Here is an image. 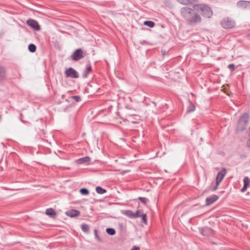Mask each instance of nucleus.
I'll use <instances>...</instances> for the list:
<instances>
[{
    "label": "nucleus",
    "instance_id": "obj_1",
    "mask_svg": "<svg viewBox=\"0 0 250 250\" xmlns=\"http://www.w3.org/2000/svg\"><path fill=\"white\" fill-rule=\"evenodd\" d=\"M180 13L182 17L188 24L194 25L202 21L201 15L205 18H210L213 15V12L209 5L200 3L195 4L192 8L184 7L181 9Z\"/></svg>",
    "mask_w": 250,
    "mask_h": 250
},
{
    "label": "nucleus",
    "instance_id": "obj_2",
    "mask_svg": "<svg viewBox=\"0 0 250 250\" xmlns=\"http://www.w3.org/2000/svg\"><path fill=\"white\" fill-rule=\"evenodd\" d=\"M249 115L247 113L244 114L239 120L237 125L238 130H244L247 126V124L249 121Z\"/></svg>",
    "mask_w": 250,
    "mask_h": 250
},
{
    "label": "nucleus",
    "instance_id": "obj_3",
    "mask_svg": "<svg viewBox=\"0 0 250 250\" xmlns=\"http://www.w3.org/2000/svg\"><path fill=\"white\" fill-rule=\"evenodd\" d=\"M226 174V171L225 169L221 170L218 173L216 178V186L213 188V190H215L217 189L219 184L222 182Z\"/></svg>",
    "mask_w": 250,
    "mask_h": 250
},
{
    "label": "nucleus",
    "instance_id": "obj_4",
    "mask_svg": "<svg viewBox=\"0 0 250 250\" xmlns=\"http://www.w3.org/2000/svg\"><path fill=\"white\" fill-rule=\"evenodd\" d=\"M85 53L81 49H78L72 54L71 57L74 61H78L84 57Z\"/></svg>",
    "mask_w": 250,
    "mask_h": 250
},
{
    "label": "nucleus",
    "instance_id": "obj_5",
    "mask_svg": "<svg viewBox=\"0 0 250 250\" xmlns=\"http://www.w3.org/2000/svg\"><path fill=\"white\" fill-rule=\"evenodd\" d=\"M235 22L229 18H225L221 21V25L224 28H231L235 26Z\"/></svg>",
    "mask_w": 250,
    "mask_h": 250
},
{
    "label": "nucleus",
    "instance_id": "obj_6",
    "mask_svg": "<svg viewBox=\"0 0 250 250\" xmlns=\"http://www.w3.org/2000/svg\"><path fill=\"white\" fill-rule=\"evenodd\" d=\"M26 23L28 26L36 31L40 30L41 27L40 25L38 22L34 20L29 19L26 21Z\"/></svg>",
    "mask_w": 250,
    "mask_h": 250
},
{
    "label": "nucleus",
    "instance_id": "obj_7",
    "mask_svg": "<svg viewBox=\"0 0 250 250\" xmlns=\"http://www.w3.org/2000/svg\"><path fill=\"white\" fill-rule=\"evenodd\" d=\"M123 213L130 218H136L140 216L139 210H137L135 213L130 210H124Z\"/></svg>",
    "mask_w": 250,
    "mask_h": 250
},
{
    "label": "nucleus",
    "instance_id": "obj_8",
    "mask_svg": "<svg viewBox=\"0 0 250 250\" xmlns=\"http://www.w3.org/2000/svg\"><path fill=\"white\" fill-rule=\"evenodd\" d=\"M65 73L67 77L73 78H77L79 77L78 72L72 68L66 69Z\"/></svg>",
    "mask_w": 250,
    "mask_h": 250
},
{
    "label": "nucleus",
    "instance_id": "obj_9",
    "mask_svg": "<svg viewBox=\"0 0 250 250\" xmlns=\"http://www.w3.org/2000/svg\"><path fill=\"white\" fill-rule=\"evenodd\" d=\"M237 6L241 8L250 9V1H240L237 3Z\"/></svg>",
    "mask_w": 250,
    "mask_h": 250
},
{
    "label": "nucleus",
    "instance_id": "obj_10",
    "mask_svg": "<svg viewBox=\"0 0 250 250\" xmlns=\"http://www.w3.org/2000/svg\"><path fill=\"white\" fill-rule=\"evenodd\" d=\"M65 214L70 217H75L79 216L80 212L76 209H71L66 211Z\"/></svg>",
    "mask_w": 250,
    "mask_h": 250
},
{
    "label": "nucleus",
    "instance_id": "obj_11",
    "mask_svg": "<svg viewBox=\"0 0 250 250\" xmlns=\"http://www.w3.org/2000/svg\"><path fill=\"white\" fill-rule=\"evenodd\" d=\"M218 199V196L216 195H212L206 198V204L207 205H210L215 202Z\"/></svg>",
    "mask_w": 250,
    "mask_h": 250
},
{
    "label": "nucleus",
    "instance_id": "obj_12",
    "mask_svg": "<svg viewBox=\"0 0 250 250\" xmlns=\"http://www.w3.org/2000/svg\"><path fill=\"white\" fill-rule=\"evenodd\" d=\"M243 182H244V186L241 190V191L243 192H245L247 190V188L250 185V180L248 177H245L244 178Z\"/></svg>",
    "mask_w": 250,
    "mask_h": 250
},
{
    "label": "nucleus",
    "instance_id": "obj_13",
    "mask_svg": "<svg viewBox=\"0 0 250 250\" xmlns=\"http://www.w3.org/2000/svg\"><path fill=\"white\" fill-rule=\"evenodd\" d=\"M45 213L48 216L52 217V218H55L56 216V213L55 211L52 208H47L46 210Z\"/></svg>",
    "mask_w": 250,
    "mask_h": 250
},
{
    "label": "nucleus",
    "instance_id": "obj_14",
    "mask_svg": "<svg viewBox=\"0 0 250 250\" xmlns=\"http://www.w3.org/2000/svg\"><path fill=\"white\" fill-rule=\"evenodd\" d=\"M194 0H177L179 3L185 5L192 4L194 3Z\"/></svg>",
    "mask_w": 250,
    "mask_h": 250
},
{
    "label": "nucleus",
    "instance_id": "obj_15",
    "mask_svg": "<svg viewBox=\"0 0 250 250\" xmlns=\"http://www.w3.org/2000/svg\"><path fill=\"white\" fill-rule=\"evenodd\" d=\"M6 76V71L5 68L0 66V81H2Z\"/></svg>",
    "mask_w": 250,
    "mask_h": 250
},
{
    "label": "nucleus",
    "instance_id": "obj_16",
    "mask_svg": "<svg viewBox=\"0 0 250 250\" xmlns=\"http://www.w3.org/2000/svg\"><path fill=\"white\" fill-rule=\"evenodd\" d=\"M90 160V157L86 156L82 158H80L77 160V162L79 164H82L85 162H89Z\"/></svg>",
    "mask_w": 250,
    "mask_h": 250
},
{
    "label": "nucleus",
    "instance_id": "obj_17",
    "mask_svg": "<svg viewBox=\"0 0 250 250\" xmlns=\"http://www.w3.org/2000/svg\"><path fill=\"white\" fill-rule=\"evenodd\" d=\"M195 110V105L190 102H189V104L188 107L187 112H193Z\"/></svg>",
    "mask_w": 250,
    "mask_h": 250
},
{
    "label": "nucleus",
    "instance_id": "obj_18",
    "mask_svg": "<svg viewBox=\"0 0 250 250\" xmlns=\"http://www.w3.org/2000/svg\"><path fill=\"white\" fill-rule=\"evenodd\" d=\"M96 191L98 193L100 194H104L106 192L105 189L102 188L100 187H97L96 188Z\"/></svg>",
    "mask_w": 250,
    "mask_h": 250
},
{
    "label": "nucleus",
    "instance_id": "obj_19",
    "mask_svg": "<svg viewBox=\"0 0 250 250\" xmlns=\"http://www.w3.org/2000/svg\"><path fill=\"white\" fill-rule=\"evenodd\" d=\"M91 68L90 65H87L86 68L84 70L83 74V77H86L88 74L89 73V72L91 71Z\"/></svg>",
    "mask_w": 250,
    "mask_h": 250
},
{
    "label": "nucleus",
    "instance_id": "obj_20",
    "mask_svg": "<svg viewBox=\"0 0 250 250\" xmlns=\"http://www.w3.org/2000/svg\"><path fill=\"white\" fill-rule=\"evenodd\" d=\"M81 229L83 231L88 233L89 230V226L86 224H82L81 225Z\"/></svg>",
    "mask_w": 250,
    "mask_h": 250
},
{
    "label": "nucleus",
    "instance_id": "obj_21",
    "mask_svg": "<svg viewBox=\"0 0 250 250\" xmlns=\"http://www.w3.org/2000/svg\"><path fill=\"white\" fill-rule=\"evenodd\" d=\"M144 24L150 28L153 27L155 25L154 22L152 21H145L144 22Z\"/></svg>",
    "mask_w": 250,
    "mask_h": 250
},
{
    "label": "nucleus",
    "instance_id": "obj_22",
    "mask_svg": "<svg viewBox=\"0 0 250 250\" xmlns=\"http://www.w3.org/2000/svg\"><path fill=\"white\" fill-rule=\"evenodd\" d=\"M28 50L31 52H35L36 50V46L33 44H30L28 45Z\"/></svg>",
    "mask_w": 250,
    "mask_h": 250
},
{
    "label": "nucleus",
    "instance_id": "obj_23",
    "mask_svg": "<svg viewBox=\"0 0 250 250\" xmlns=\"http://www.w3.org/2000/svg\"><path fill=\"white\" fill-rule=\"evenodd\" d=\"M106 232L109 235H113L115 234L116 231L114 229L108 228L106 229Z\"/></svg>",
    "mask_w": 250,
    "mask_h": 250
},
{
    "label": "nucleus",
    "instance_id": "obj_24",
    "mask_svg": "<svg viewBox=\"0 0 250 250\" xmlns=\"http://www.w3.org/2000/svg\"><path fill=\"white\" fill-rule=\"evenodd\" d=\"M80 193L83 195H88L89 191L86 188H82L80 190Z\"/></svg>",
    "mask_w": 250,
    "mask_h": 250
},
{
    "label": "nucleus",
    "instance_id": "obj_25",
    "mask_svg": "<svg viewBox=\"0 0 250 250\" xmlns=\"http://www.w3.org/2000/svg\"><path fill=\"white\" fill-rule=\"evenodd\" d=\"M94 234H95V238L97 239V240L99 242H101V240L100 238V237L98 234V231L96 229L94 230Z\"/></svg>",
    "mask_w": 250,
    "mask_h": 250
},
{
    "label": "nucleus",
    "instance_id": "obj_26",
    "mask_svg": "<svg viewBox=\"0 0 250 250\" xmlns=\"http://www.w3.org/2000/svg\"><path fill=\"white\" fill-rule=\"evenodd\" d=\"M142 221L145 223L146 224L147 220H146V214H143L142 216Z\"/></svg>",
    "mask_w": 250,
    "mask_h": 250
},
{
    "label": "nucleus",
    "instance_id": "obj_27",
    "mask_svg": "<svg viewBox=\"0 0 250 250\" xmlns=\"http://www.w3.org/2000/svg\"><path fill=\"white\" fill-rule=\"evenodd\" d=\"M228 68L231 71H233L235 69L236 67L234 64L231 63L229 65Z\"/></svg>",
    "mask_w": 250,
    "mask_h": 250
},
{
    "label": "nucleus",
    "instance_id": "obj_28",
    "mask_svg": "<svg viewBox=\"0 0 250 250\" xmlns=\"http://www.w3.org/2000/svg\"><path fill=\"white\" fill-rule=\"evenodd\" d=\"M139 200L144 204H146L147 201V199L145 197H139Z\"/></svg>",
    "mask_w": 250,
    "mask_h": 250
},
{
    "label": "nucleus",
    "instance_id": "obj_29",
    "mask_svg": "<svg viewBox=\"0 0 250 250\" xmlns=\"http://www.w3.org/2000/svg\"><path fill=\"white\" fill-rule=\"evenodd\" d=\"M72 98L75 100L77 102H79L81 100L80 97L78 96H72Z\"/></svg>",
    "mask_w": 250,
    "mask_h": 250
},
{
    "label": "nucleus",
    "instance_id": "obj_30",
    "mask_svg": "<svg viewBox=\"0 0 250 250\" xmlns=\"http://www.w3.org/2000/svg\"><path fill=\"white\" fill-rule=\"evenodd\" d=\"M209 231L211 232V230L209 229H206L205 230H203V231L201 232L203 235H207V231Z\"/></svg>",
    "mask_w": 250,
    "mask_h": 250
},
{
    "label": "nucleus",
    "instance_id": "obj_31",
    "mask_svg": "<svg viewBox=\"0 0 250 250\" xmlns=\"http://www.w3.org/2000/svg\"><path fill=\"white\" fill-rule=\"evenodd\" d=\"M131 250H140V248L139 247L134 246Z\"/></svg>",
    "mask_w": 250,
    "mask_h": 250
},
{
    "label": "nucleus",
    "instance_id": "obj_32",
    "mask_svg": "<svg viewBox=\"0 0 250 250\" xmlns=\"http://www.w3.org/2000/svg\"><path fill=\"white\" fill-rule=\"evenodd\" d=\"M247 146L248 147H250V139L248 140V141L247 142Z\"/></svg>",
    "mask_w": 250,
    "mask_h": 250
},
{
    "label": "nucleus",
    "instance_id": "obj_33",
    "mask_svg": "<svg viewBox=\"0 0 250 250\" xmlns=\"http://www.w3.org/2000/svg\"><path fill=\"white\" fill-rule=\"evenodd\" d=\"M166 51H164V52H163V55H165V54H166Z\"/></svg>",
    "mask_w": 250,
    "mask_h": 250
},
{
    "label": "nucleus",
    "instance_id": "obj_34",
    "mask_svg": "<svg viewBox=\"0 0 250 250\" xmlns=\"http://www.w3.org/2000/svg\"><path fill=\"white\" fill-rule=\"evenodd\" d=\"M132 123H136V122H132Z\"/></svg>",
    "mask_w": 250,
    "mask_h": 250
}]
</instances>
